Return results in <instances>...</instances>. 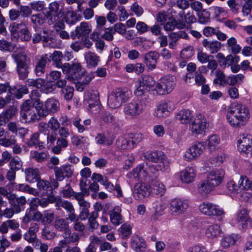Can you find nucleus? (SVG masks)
<instances>
[{
  "instance_id": "56",
  "label": "nucleus",
  "mask_w": 252,
  "mask_h": 252,
  "mask_svg": "<svg viewBox=\"0 0 252 252\" xmlns=\"http://www.w3.org/2000/svg\"><path fill=\"white\" fill-rule=\"evenodd\" d=\"M55 219L54 213L50 210H46L42 213L41 223L44 225L50 224Z\"/></svg>"
},
{
  "instance_id": "63",
  "label": "nucleus",
  "mask_w": 252,
  "mask_h": 252,
  "mask_svg": "<svg viewBox=\"0 0 252 252\" xmlns=\"http://www.w3.org/2000/svg\"><path fill=\"white\" fill-rule=\"evenodd\" d=\"M95 140L96 143L99 145L106 144L110 145L113 143L112 139H108L103 133H98L95 138Z\"/></svg>"
},
{
  "instance_id": "2",
  "label": "nucleus",
  "mask_w": 252,
  "mask_h": 252,
  "mask_svg": "<svg viewBox=\"0 0 252 252\" xmlns=\"http://www.w3.org/2000/svg\"><path fill=\"white\" fill-rule=\"evenodd\" d=\"M144 157L149 161L157 163L156 165L149 166V169L153 172L154 171L168 172L170 161L166 155L161 151H147L144 154Z\"/></svg>"
},
{
  "instance_id": "12",
  "label": "nucleus",
  "mask_w": 252,
  "mask_h": 252,
  "mask_svg": "<svg viewBox=\"0 0 252 252\" xmlns=\"http://www.w3.org/2000/svg\"><path fill=\"white\" fill-rule=\"evenodd\" d=\"M32 11L29 6H21L17 8H12L8 12L9 19L12 21H16L22 17L26 18L30 17Z\"/></svg>"
},
{
  "instance_id": "25",
  "label": "nucleus",
  "mask_w": 252,
  "mask_h": 252,
  "mask_svg": "<svg viewBox=\"0 0 252 252\" xmlns=\"http://www.w3.org/2000/svg\"><path fill=\"white\" fill-rule=\"evenodd\" d=\"M159 56V54L156 51H150L145 54L144 62L149 69L152 70L156 68Z\"/></svg>"
},
{
  "instance_id": "13",
  "label": "nucleus",
  "mask_w": 252,
  "mask_h": 252,
  "mask_svg": "<svg viewBox=\"0 0 252 252\" xmlns=\"http://www.w3.org/2000/svg\"><path fill=\"white\" fill-rule=\"evenodd\" d=\"M238 148L242 153L247 155H252V135L243 134L238 140Z\"/></svg>"
},
{
  "instance_id": "19",
  "label": "nucleus",
  "mask_w": 252,
  "mask_h": 252,
  "mask_svg": "<svg viewBox=\"0 0 252 252\" xmlns=\"http://www.w3.org/2000/svg\"><path fill=\"white\" fill-rule=\"evenodd\" d=\"M92 31L91 26L88 23L82 22L77 26L75 31L71 32L70 37L72 39L88 36Z\"/></svg>"
},
{
  "instance_id": "16",
  "label": "nucleus",
  "mask_w": 252,
  "mask_h": 252,
  "mask_svg": "<svg viewBox=\"0 0 252 252\" xmlns=\"http://www.w3.org/2000/svg\"><path fill=\"white\" fill-rule=\"evenodd\" d=\"M56 206L58 210L60 209V207H63L65 210L68 215L66 220H69L71 221L77 220V216L75 215L74 208L70 202L59 198L56 202Z\"/></svg>"
},
{
  "instance_id": "23",
  "label": "nucleus",
  "mask_w": 252,
  "mask_h": 252,
  "mask_svg": "<svg viewBox=\"0 0 252 252\" xmlns=\"http://www.w3.org/2000/svg\"><path fill=\"white\" fill-rule=\"evenodd\" d=\"M204 150V145L197 142L190 147L185 154V158L188 160H191L199 157Z\"/></svg>"
},
{
  "instance_id": "38",
  "label": "nucleus",
  "mask_w": 252,
  "mask_h": 252,
  "mask_svg": "<svg viewBox=\"0 0 252 252\" xmlns=\"http://www.w3.org/2000/svg\"><path fill=\"white\" fill-rule=\"evenodd\" d=\"M214 189L207 181L200 182L198 186V192L203 197L206 196Z\"/></svg>"
},
{
  "instance_id": "49",
  "label": "nucleus",
  "mask_w": 252,
  "mask_h": 252,
  "mask_svg": "<svg viewBox=\"0 0 252 252\" xmlns=\"http://www.w3.org/2000/svg\"><path fill=\"white\" fill-rule=\"evenodd\" d=\"M10 169L15 171H18L20 169L23 170V162L18 157H13L11 159L9 163Z\"/></svg>"
},
{
  "instance_id": "51",
  "label": "nucleus",
  "mask_w": 252,
  "mask_h": 252,
  "mask_svg": "<svg viewBox=\"0 0 252 252\" xmlns=\"http://www.w3.org/2000/svg\"><path fill=\"white\" fill-rule=\"evenodd\" d=\"M117 147L121 150L133 148L132 144H130V141L127 138L119 137L116 142Z\"/></svg>"
},
{
  "instance_id": "53",
  "label": "nucleus",
  "mask_w": 252,
  "mask_h": 252,
  "mask_svg": "<svg viewBox=\"0 0 252 252\" xmlns=\"http://www.w3.org/2000/svg\"><path fill=\"white\" fill-rule=\"evenodd\" d=\"M175 4L180 8L181 10L178 13L179 17L183 20L184 15L185 14L184 10L187 9L189 6V3L187 0H177Z\"/></svg>"
},
{
  "instance_id": "52",
  "label": "nucleus",
  "mask_w": 252,
  "mask_h": 252,
  "mask_svg": "<svg viewBox=\"0 0 252 252\" xmlns=\"http://www.w3.org/2000/svg\"><path fill=\"white\" fill-rule=\"evenodd\" d=\"M36 182L37 187L39 190L42 191V194L44 195L47 193L50 189H52V188L50 187V184L48 181L39 178Z\"/></svg>"
},
{
  "instance_id": "18",
  "label": "nucleus",
  "mask_w": 252,
  "mask_h": 252,
  "mask_svg": "<svg viewBox=\"0 0 252 252\" xmlns=\"http://www.w3.org/2000/svg\"><path fill=\"white\" fill-rule=\"evenodd\" d=\"M55 178L59 181H63L65 178L71 177L73 173V169L68 164L63 165L60 167L55 166L53 168Z\"/></svg>"
},
{
  "instance_id": "20",
  "label": "nucleus",
  "mask_w": 252,
  "mask_h": 252,
  "mask_svg": "<svg viewBox=\"0 0 252 252\" xmlns=\"http://www.w3.org/2000/svg\"><path fill=\"white\" fill-rule=\"evenodd\" d=\"M8 202L10 206L15 210L16 213H19L25 209L27 200L24 196L19 197L14 193L8 197Z\"/></svg>"
},
{
  "instance_id": "57",
  "label": "nucleus",
  "mask_w": 252,
  "mask_h": 252,
  "mask_svg": "<svg viewBox=\"0 0 252 252\" xmlns=\"http://www.w3.org/2000/svg\"><path fill=\"white\" fill-rule=\"evenodd\" d=\"M26 25V23L24 22L20 23H17L16 22L11 23L9 27L11 35L14 38L16 37L19 34L18 30H20V28L25 27Z\"/></svg>"
},
{
  "instance_id": "24",
  "label": "nucleus",
  "mask_w": 252,
  "mask_h": 252,
  "mask_svg": "<svg viewBox=\"0 0 252 252\" xmlns=\"http://www.w3.org/2000/svg\"><path fill=\"white\" fill-rule=\"evenodd\" d=\"M28 93L29 90L27 85H17L14 86H10L8 95L10 96L12 99L13 97L19 99L23 97L24 94H26Z\"/></svg>"
},
{
  "instance_id": "11",
  "label": "nucleus",
  "mask_w": 252,
  "mask_h": 252,
  "mask_svg": "<svg viewBox=\"0 0 252 252\" xmlns=\"http://www.w3.org/2000/svg\"><path fill=\"white\" fill-rule=\"evenodd\" d=\"M49 11L45 14V17L48 24L51 25L59 18V16L62 13V8H60L59 2L55 1L49 4Z\"/></svg>"
},
{
  "instance_id": "62",
  "label": "nucleus",
  "mask_w": 252,
  "mask_h": 252,
  "mask_svg": "<svg viewBox=\"0 0 252 252\" xmlns=\"http://www.w3.org/2000/svg\"><path fill=\"white\" fill-rule=\"evenodd\" d=\"M120 235L124 239L129 237L131 234V227L129 225L123 224L119 229Z\"/></svg>"
},
{
  "instance_id": "47",
  "label": "nucleus",
  "mask_w": 252,
  "mask_h": 252,
  "mask_svg": "<svg viewBox=\"0 0 252 252\" xmlns=\"http://www.w3.org/2000/svg\"><path fill=\"white\" fill-rule=\"evenodd\" d=\"M238 239L237 235L232 234L223 237L221 240V246L225 248L234 245Z\"/></svg>"
},
{
  "instance_id": "9",
  "label": "nucleus",
  "mask_w": 252,
  "mask_h": 252,
  "mask_svg": "<svg viewBox=\"0 0 252 252\" xmlns=\"http://www.w3.org/2000/svg\"><path fill=\"white\" fill-rule=\"evenodd\" d=\"M83 70L80 63H74L70 64L69 63H63V72L68 74V79L72 81H77L79 79L80 74Z\"/></svg>"
},
{
  "instance_id": "32",
  "label": "nucleus",
  "mask_w": 252,
  "mask_h": 252,
  "mask_svg": "<svg viewBox=\"0 0 252 252\" xmlns=\"http://www.w3.org/2000/svg\"><path fill=\"white\" fill-rule=\"evenodd\" d=\"M146 171L144 169V166L141 164L138 165L136 168L133 169L132 172L127 174V177L130 178H133L136 180H142L143 178H146Z\"/></svg>"
},
{
  "instance_id": "26",
  "label": "nucleus",
  "mask_w": 252,
  "mask_h": 252,
  "mask_svg": "<svg viewBox=\"0 0 252 252\" xmlns=\"http://www.w3.org/2000/svg\"><path fill=\"white\" fill-rule=\"evenodd\" d=\"M49 59L48 54H44L41 56L37 60L34 69L37 76H41L45 73L46 64L49 62Z\"/></svg>"
},
{
  "instance_id": "17",
  "label": "nucleus",
  "mask_w": 252,
  "mask_h": 252,
  "mask_svg": "<svg viewBox=\"0 0 252 252\" xmlns=\"http://www.w3.org/2000/svg\"><path fill=\"white\" fill-rule=\"evenodd\" d=\"M189 128L193 134L202 133L205 128L206 121L200 114H197L190 122Z\"/></svg>"
},
{
  "instance_id": "28",
  "label": "nucleus",
  "mask_w": 252,
  "mask_h": 252,
  "mask_svg": "<svg viewBox=\"0 0 252 252\" xmlns=\"http://www.w3.org/2000/svg\"><path fill=\"white\" fill-rule=\"evenodd\" d=\"M131 247L136 252H144L146 250V243L144 240L137 235H134L131 238Z\"/></svg>"
},
{
  "instance_id": "35",
  "label": "nucleus",
  "mask_w": 252,
  "mask_h": 252,
  "mask_svg": "<svg viewBox=\"0 0 252 252\" xmlns=\"http://www.w3.org/2000/svg\"><path fill=\"white\" fill-rule=\"evenodd\" d=\"M202 44L207 50L209 51L211 54L217 53L221 46V43L217 40L209 41L206 39L203 40Z\"/></svg>"
},
{
  "instance_id": "4",
  "label": "nucleus",
  "mask_w": 252,
  "mask_h": 252,
  "mask_svg": "<svg viewBox=\"0 0 252 252\" xmlns=\"http://www.w3.org/2000/svg\"><path fill=\"white\" fill-rule=\"evenodd\" d=\"M12 57L16 64V70L20 80H25L28 77L31 61L24 53L12 54Z\"/></svg>"
},
{
  "instance_id": "33",
  "label": "nucleus",
  "mask_w": 252,
  "mask_h": 252,
  "mask_svg": "<svg viewBox=\"0 0 252 252\" xmlns=\"http://www.w3.org/2000/svg\"><path fill=\"white\" fill-rule=\"evenodd\" d=\"M176 119L183 124H187L191 122L193 119L191 112L188 109L180 110L176 115Z\"/></svg>"
},
{
  "instance_id": "30",
  "label": "nucleus",
  "mask_w": 252,
  "mask_h": 252,
  "mask_svg": "<svg viewBox=\"0 0 252 252\" xmlns=\"http://www.w3.org/2000/svg\"><path fill=\"white\" fill-rule=\"evenodd\" d=\"M196 173L192 167H186L180 173V179L183 182L189 184L194 181Z\"/></svg>"
},
{
  "instance_id": "59",
  "label": "nucleus",
  "mask_w": 252,
  "mask_h": 252,
  "mask_svg": "<svg viewBox=\"0 0 252 252\" xmlns=\"http://www.w3.org/2000/svg\"><path fill=\"white\" fill-rule=\"evenodd\" d=\"M197 15L198 17V22L200 23L206 24L210 22V12L206 9H203L200 12H198Z\"/></svg>"
},
{
  "instance_id": "1",
  "label": "nucleus",
  "mask_w": 252,
  "mask_h": 252,
  "mask_svg": "<svg viewBox=\"0 0 252 252\" xmlns=\"http://www.w3.org/2000/svg\"><path fill=\"white\" fill-rule=\"evenodd\" d=\"M249 114V109L245 105L234 102L228 108L227 120L233 127H240L247 122Z\"/></svg>"
},
{
  "instance_id": "42",
  "label": "nucleus",
  "mask_w": 252,
  "mask_h": 252,
  "mask_svg": "<svg viewBox=\"0 0 252 252\" xmlns=\"http://www.w3.org/2000/svg\"><path fill=\"white\" fill-rule=\"evenodd\" d=\"M238 186L240 189L252 190V181H250L247 176H241Z\"/></svg>"
},
{
  "instance_id": "44",
  "label": "nucleus",
  "mask_w": 252,
  "mask_h": 252,
  "mask_svg": "<svg viewBox=\"0 0 252 252\" xmlns=\"http://www.w3.org/2000/svg\"><path fill=\"white\" fill-rule=\"evenodd\" d=\"M100 120L106 124L113 126L117 124L116 118L108 111H104L101 113Z\"/></svg>"
},
{
  "instance_id": "43",
  "label": "nucleus",
  "mask_w": 252,
  "mask_h": 252,
  "mask_svg": "<svg viewBox=\"0 0 252 252\" xmlns=\"http://www.w3.org/2000/svg\"><path fill=\"white\" fill-rule=\"evenodd\" d=\"M43 133L47 135V144H49V146H52L54 145V143L57 139V132L52 131L47 128H45L42 130H40Z\"/></svg>"
},
{
  "instance_id": "7",
  "label": "nucleus",
  "mask_w": 252,
  "mask_h": 252,
  "mask_svg": "<svg viewBox=\"0 0 252 252\" xmlns=\"http://www.w3.org/2000/svg\"><path fill=\"white\" fill-rule=\"evenodd\" d=\"M147 100L146 97H142L137 100H133L127 104L125 108L126 114L135 116L142 113L146 108Z\"/></svg>"
},
{
  "instance_id": "27",
  "label": "nucleus",
  "mask_w": 252,
  "mask_h": 252,
  "mask_svg": "<svg viewBox=\"0 0 252 252\" xmlns=\"http://www.w3.org/2000/svg\"><path fill=\"white\" fill-rule=\"evenodd\" d=\"M54 226L55 229L59 231L63 232V237L65 239L71 234L68 222L64 219H59L55 220Z\"/></svg>"
},
{
  "instance_id": "22",
  "label": "nucleus",
  "mask_w": 252,
  "mask_h": 252,
  "mask_svg": "<svg viewBox=\"0 0 252 252\" xmlns=\"http://www.w3.org/2000/svg\"><path fill=\"white\" fill-rule=\"evenodd\" d=\"M151 191L149 185L143 183H138L134 186L133 194L135 197L141 199L149 196Z\"/></svg>"
},
{
  "instance_id": "29",
  "label": "nucleus",
  "mask_w": 252,
  "mask_h": 252,
  "mask_svg": "<svg viewBox=\"0 0 252 252\" xmlns=\"http://www.w3.org/2000/svg\"><path fill=\"white\" fill-rule=\"evenodd\" d=\"M237 220L243 228L252 227V220L246 209H242L238 213Z\"/></svg>"
},
{
  "instance_id": "64",
  "label": "nucleus",
  "mask_w": 252,
  "mask_h": 252,
  "mask_svg": "<svg viewBox=\"0 0 252 252\" xmlns=\"http://www.w3.org/2000/svg\"><path fill=\"white\" fill-rule=\"evenodd\" d=\"M19 33L18 36L21 37L22 41H29L31 40L32 33L27 27V25L19 30Z\"/></svg>"
},
{
  "instance_id": "39",
  "label": "nucleus",
  "mask_w": 252,
  "mask_h": 252,
  "mask_svg": "<svg viewBox=\"0 0 252 252\" xmlns=\"http://www.w3.org/2000/svg\"><path fill=\"white\" fill-rule=\"evenodd\" d=\"M25 174L26 175V180L30 183L36 182L40 178L37 168H28L25 170Z\"/></svg>"
},
{
  "instance_id": "3",
  "label": "nucleus",
  "mask_w": 252,
  "mask_h": 252,
  "mask_svg": "<svg viewBox=\"0 0 252 252\" xmlns=\"http://www.w3.org/2000/svg\"><path fill=\"white\" fill-rule=\"evenodd\" d=\"M131 93L127 88H117L108 95L107 103L111 108H118L128 100Z\"/></svg>"
},
{
  "instance_id": "34",
  "label": "nucleus",
  "mask_w": 252,
  "mask_h": 252,
  "mask_svg": "<svg viewBox=\"0 0 252 252\" xmlns=\"http://www.w3.org/2000/svg\"><path fill=\"white\" fill-rule=\"evenodd\" d=\"M33 102L35 110L37 116V121H39L41 118L47 116L49 112L46 108L45 105H43V102L40 100H36Z\"/></svg>"
},
{
  "instance_id": "5",
  "label": "nucleus",
  "mask_w": 252,
  "mask_h": 252,
  "mask_svg": "<svg viewBox=\"0 0 252 252\" xmlns=\"http://www.w3.org/2000/svg\"><path fill=\"white\" fill-rule=\"evenodd\" d=\"M20 224L15 220H7L0 225V233L2 234H7L9 230L14 231L11 233L9 238L12 242L20 241L22 238V230L19 228Z\"/></svg>"
},
{
  "instance_id": "61",
  "label": "nucleus",
  "mask_w": 252,
  "mask_h": 252,
  "mask_svg": "<svg viewBox=\"0 0 252 252\" xmlns=\"http://www.w3.org/2000/svg\"><path fill=\"white\" fill-rule=\"evenodd\" d=\"M56 87V82L54 84L53 83V81L45 82L44 85L42 87L40 92L46 94H50L55 91Z\"/></svg>"
},
{
  "instance_id": "45",
  "label": "nucleus",
  "mask_w": 252,
  "mask_h": 252,
  "mask_svg": "<svg viewBox=\"0 0 252 252\" xmlns=\"http://www.w3.org/2000/svg\"><path fill=\"white\" fill-rule=\"evenodd\" d=\"M68 146V141L65 138L58 137L57 139V145L52 148V151L55 154L61 153L62 148H65Z\"/></svg>"
},
{
  "instance_id": "60",
  "label": "nucleus",
  "mask_w": 252,
  "mask_h": 252,
  "mask_svg": "<svg viewBox=\"0 0 252 252\" xmlns=\"http://www.w3.org/2000/svg\"><path fill=\"white\" fill-rule=\"evenodd\" d=\"M227 44L228 46L231 47L232 52L233 54H236L240 52L241 47L237 44V40L235 38L231 37L229 38L227 41Z\"/></svg>"
},
{
  "instance_id": "46",
  "label": "nucleus",
  "mask_w": 252,
  "mask_h": 252,
  "mask_svg": "<svg viewBox=\"0 0 252 252\" xmlns=\"http://www.w3.org/2000/svg\"><path fill=\"white\" fill-rule=\"evenodd\" d=\"M221 230L220 225L215 224L209 226L206 234L209 238H214L218 236L221 233Z\"/></svg>"
},
{
  "instance_id": "54",
  "label": "nucleus",
  "mask_w": 252,
  "mask_h": 252,
  "mask_svg": "<svg viewBox=\"0 0 252 252\" xmlns=\"http://www.w3.org/2000/svg\"><path fill=\"white\" fill-rule=\"evenodd\" d=\"M41 35V40L43 43V45L46 46H51V44L53 43V37L51 36V34L46 30H43L40 32Z\"/></svg>"
},
{
  "instance_id": "31",
  "label": "nucleus",
  "mask_w": 252,
  "mask_h": 252,
  "mask_svg": "<svg viewBox=\"0 0 252 252\" xmlns=\"http://www.w3.org/2000/svg\"><path fill=\"white\" fill-rule=\"evenodd\" d=\"M48 57L50 58L49 62L52 61L54 63L53 64L57 67L62 68V69L63 66L62 60L64 59L65 61H69V58L68 57L65 60L66 57L64 56L62 53L59 51H55L53 54H48Z\"/></svg>"
},
{
  "instance_id": "55",
  "label": "nucleus",
  "mask_w": 252,
  "mask_h": 252,
  "mask_svg": "<svg viewBox=\"0 0 252 252\" xmlns=\"http://www.w3.org/2000/svg\"><path fill=\"white\" fill-rule=\"evenodd\" d=\"M44 83H45V80L40 78L36 79L29 78L26 81V85L41 89L42 87L44 85Z\"/></svg>"
},
{
  "instance_id": "6",
  "label": "nucleus",
  "mask_w": 252,
  "mask_h": 252,
  "mask_svg": "<svg viewBox=\"0 0 252 252\" xmlns=\"http://www.w3.org/2000/svg\"><path fill=\"white\" fill-rule=\"evenodd\" d=\"M20 120L22 123H30L37 121V116L33 102L30 99L25 100L20 106Z\"/></svg>"
},
{
  "instance_id": "21",
  "label": "nucleus",
  "mask_w": 252,
  "mask_h": 252,
  "mask_svg": "<svg viewBox=\"0 0 252 252\" xmlns=\"http://www.w3.org/2000/svg\"><path fill=\"white\" fill-rule=\"evenodd\" d=\"M224 174L222 169L212 170L208 173L206 180L215 188L222 182Z\"/></svg>"
},
{
  "instance_id": "15",
  "label": "nucleus",
  "mask_w": 252,
  "mask_h": 252,
  "mask_svg": "<svg viewBox=\"0 0 252 252\" xmlns=\"http://www.w3.org/2000/svg\"><path fill=\"white\" fill-rule=\"evenodd\" d=\"M188 207L187 200L174 199L170 203L169 211L171 214L177 215L185 212Z\"/></svg>"
},
{
  "instance_id": "40",
  "label": "nucleus",
  "mask_w": 252,
  "mask_h": 252,
  "mask_svg": "<svg viewBox=\"0 0 252 252\" xmlns=\"http://www.w3.org/2000/svg\"><path fill=\"white\" fill-rule=\"evenodd\" d=\"M45 105L49 113H55L57 112L60 108L59 102L58 100L53 98L48 99L45 102Z\"/></svg>"
},
{
  "instance_id": "58",
  "label": "nucleus",
  "mask_w": 252,
  "mask_h": 252,
  "mask_svg": "<svg viewBox=\"0 0 252 252\" xmlns=\"http://www.w3.org/2000/svg\"><path fill=\"white\" fill-rule=\"evenodd\" d=\"M169 111L167 109V104L162 103L160 104L155 111V115L158 118H162L167 116Z\"/></svg>"
},
{
  "instance_id": "37",
  "label": "nucleus",
  "mask_w": 252,
  "mask_h": 252,
  "mask_svg": "<svg viewBox=\"0 0 252 252\" xmlns=\"http://www.w3.org/2000/svg\"><path fill=\"white\" fill-rule=\"evenodd\" d=\"M87 66L89 68L96 67L99 61V58L95 53L89 52L85 55Z\"/></svg>"
},
{
  "instance_id": "36",
  "label": "nucleus",
  "mask_w": 252,
  "mask_h": 252,
  "mask_svg": "<svg viewBox=\"0 0 252 252\" xmlns=\"http://www.w3.org/2000/svg\"><path fill=\"white\" fill-rule=\"evenodd\" d=\"M121 212V208L118 206H115L112 210L110 211L109 214L110 220L113 224L119 225L122 222Z\"/></svg>"
},
{
  "instance_id": "8",
  "label": "nucleus",
  "mask_w": 252,
  "mask_h": 252,
  "mask_svg": "<svg viewBox=\"0 0 252 252\" xmlns=\"http://www.w3.org/2000/svg\"><path fill=\"white\" fill-rule=\"evenodd\" d=\"M174 76H165L159 79L156 86L158 94L162 95L169 93L174 87Z\"/></svg>"
},
{
  "instance_id": "48",
  "label": "nucleus",
  "mask_w": 252,
  "mask_h": 252,
  "mask_svg": "<svg viewBox=\"0 0 252 252\" xmlns=\"http://www.w3.org/2000/svg\"><path fill=\"white\" fill-rule=\"evenodd\" d=\"M17 49L16 45L11 42L0 40V50L3 51L13 52Z\"/></svg>"
},
{
  "instance_id": "14",
  "label": "nucleus",
  "mask_w": 252,
  "mask_h": 252,
  "mask_svg": "<svg viewBox=\"0 0 252 252\" xmlns=\"http://www.w3.org/2000/svg\"><path fill=\"white\" fill-rule=\"evenodd\" d=\"M56 85L57 88L61 89L60 91L61 95L66 101H69L72 99L73 93V87L67 85V82L65 79L59 80L56 82Z\"/></svg>"
},
{
  "instance_id": "41",
  "label": "nucleus",
  "mask_w": 252,
  "mask_h": 252,
  "mask_svg": "<svg viewBox=\"0 0 252 252\" xmlns=\"http://www.w3.org/2000/svg\"><path fill=\"white\" fill-rule=\"evenodd\" d=\"M95 72H91L87 73L85 70L81 72L79 79L77 80L78 83L82 85H88L92 79L94 77Z\"/></svg>"
},
{
  "instance_id": "10",
  "label": "nucleus",
  "mask_w": 252,
  "mask_h": 252,
  "mask_svg": "<svg viewBox=\"0 0 252 252\" xmlns=\"http://www.w3.org/2000/svg\"><path fill=\"white\" fill-rule=\"evenodd\" d=\"M199 211L209 216H221L224 214L223 210L219 206L210 202H203L199 206Z\"/></svg>"
},
{
  "instance_id": "50",
  "label": "nucleus",
  "mask_w": 252,
  "mask_h": 252,
  "mask_svg": "<svg viewBox=\"0 0 252 252\" xmlns=\"http://www.w3.org/2000/svg\"><path fill=\"white\" fill-rule=\"evenodd\" d=\"M61 125L58 122L57 119L55 117H52L49 121L48 124H44L43 126H41L42 128L51 129L50 131L57 132V130L60 128Z\"/></svg>"
}]
</instances>
